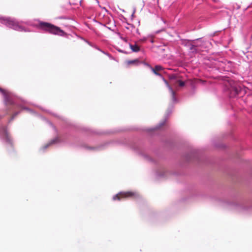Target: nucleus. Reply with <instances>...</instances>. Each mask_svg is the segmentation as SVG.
I'll return each mask as SVG.
<instances>
[{
    "label": "nucleus",
    "instance_id": "14",
    "mask_svg": "<svg viewBox=\"0 0 252 252\" xmlns=\"http://www.w3.org/2000/svg\"><path fill=\"white\" fill-rule=\"evenodd\" d=\"M124 40L125 41H126H126H127V40H126V38H124Z\"/></svg>",
    "mask_w": 252,
    "mask_h": 252
},
{
    "label": "nucleus",
    "instance_id": "2",
    "mask_svg": "<svg viewBox=\"0 0 252 252\" xmlns=\"http://www.w3.org/2000/svg\"><path fill=\"white\" fill-rule=\"evenodd\" d=\"M231 97H234L239 94L241 87L239 84L233 80L229 81L226 84Z\"/></svg>",
    "mask_w": 252,
    "mask_h": 252
},
{
    "label": "nucleus",
    "instance_id": "9",
    "mask_svg": "<svg viewBox=\"0 0 252 252\" xmlns=\"http://www.w3.org/2000/svg\"><path fill=\"white\" fill-rule=\"evenodd\" d=\"M11 19L10 18H0V22L3 24L5 25L6 26H8V23L10 21Z\"/></svg>",
    "mask_w": 252,
    "mask_h": 252
},
{
    "label": "nucleus",
    "instance_id": "12",
    "mask_svg": "<svg viewBox=\"0 0 252 252\" xmlns=\"http://www.w3.org/2000/svg\"><path fill=\"white\" fill-rule=\"evenodd\" d=\"M136 62V61H128V63L129 64H132V63H134L135 62Z\"/></svg>",
    "mask_w": 252,
    "mask_h": 252
},
{
    "label": "nucleus",
    "instance_id": "13",
    "mask_svg": "<svg viewBox=\"0 0 252 252\" xmlns=\"http://www.w3.org/2000/svg\"><path fill=\"white\" fill-rule=\"evenodd\" d=\"M0 92L1 93H4V91L2 89L0 88Z\"/></svg>",
    "mask_w": 252,
    "mask_h": 252
},
{
    "label": "nucleus",
    "instance_id": "6",
    "mask_svg": "<svg viewBox=\"0 0 252 252\" xmlns=\"http://www.w3.org/2000/svg\"><path fill=\"white\" fill-rule=\"evenodd\" d=\"M170 81L171 83L174 85L178 84L180 87H183L185 85L184 82L180 80H176L174 77L171 78Z\"/></svg>",
    "mask_w": 252,
    "mask_h": 252
},
{
    "label": "nucleus",
    "instance_id": "11",
    "mask_svg": "<svg viewBox=\"0 0 252 252\" xmlns=\"http://www.w3.org/2000/svg\"><path fill=\"white\" fill-rule=\"evenodd\" d=\"M167 85H168V87L170 90V91H171L172 95L174 96L175 95V92L174 91H173V90L171 88V87L170 86H169V85L168 84L167 82H166Z\"/></svg>",
    "mask_w": 252,
    "mask_h": 252
},
{
    "label": "nucleus",
    "instance_id": "5",
    "mask_svg": "<svg viewBox=\"0 0 252 252\" xmlns=\"http://www.w3.org/2000/svg\"><path fill=\"white\" fill-rule=\"evenodd\" d=\"M7 27L17 31H22L23 30L22 26L19 25L17 22L11 19L9 22Z\"/></svg>",
    "mask_w": 252,
    "mask_h": 252
},
{
    "label": "nucleus",
    "instance_id": "3",
    "mask_svg": "<svg viewBox=\"0 0 252 252\" xmlns=\"http://www.w3.org/2000/svg\"><path fill=\"white\" fill-rule=\"evenodd\" d=\"M135 193L132 191L120 192L113 196L114 200H120L122 199L131 198L134 196Z\"/></svg>",
    "mask_w": 252,
    "mask_h": 252
},
{
    "label": "nucleus",
    "instance_id": "8",
    "mask_svg": "<svg viewBox=\"0 0 252 252\" xmlns=\"http://www.w3.org/2000/svg\"><path fill=\"white\" fill-rule=\"evenodd\" d=\"M129 47L133 52H137L140 51V47L137 44H129Z\"/></svg>",
    "mask_w": 252,
    "mask_h": 252
},
{
    "label": "nucleus",
    "instance_id": "1",
    "mask_svg": "<svg viewBox=\"0 0 252 252\" xmlns=\"http://www.w3.org/2000/svg\"><path fill=\"white\" fill-rule=\"evenodd\" d=\"M38 27L41 30L51 34H57L60 36H63L65 34V32L59 27L49 23L41 22L39 23Z\"/></svg>",
    "mask_w": 252,
    "mask_h": 252
},
{
    "label": "nucleus",
    "instance_id": "7",
    "mask_svg": "<svg viewBox=\"0 0 252 252\" xmlns=\"http://www.w3.org/2000/svg\"><path fill=\"white\" fill-rule=\"evenodd\" d=\"M163 69V68L161 65H156L154 68H152V70L153 72L157 75H160V74L158 72Z\"/></svg>",
    "mask_w": 252,
    "mask_h": 252
},
{
    "label": "nucleus",
    "instance_id": "4",
    "mask_svg": "<svg viewBox=\"0 0 252 252\" xmlns=\"http://www.w3.org/2000/svg\"><path fill=\"white\" fill-rule=\"evenodd\" d=\"M0 134L5 142L11 146H12V142L11 137L7 130L6 127L3 126L0 131Z\"/></svg>",
    "mask_w": 252,
    "mask_h": 252
},
{
    "label": "nucleus",
    "instance_id": "10",
    "mask_svg": "<svg viewBox=\"0 0 252 252\" xmlns=\"http://www.w3.org/2000/svg\"><path fill=\"white\" fill-rule=\"evenodd\" d=\"M189 47V49L192 52H196V46L191 43H189L187 45Z\"/></svg>",
    "mask_w": 252,
    "mask_h": 252
}]
</instances>
